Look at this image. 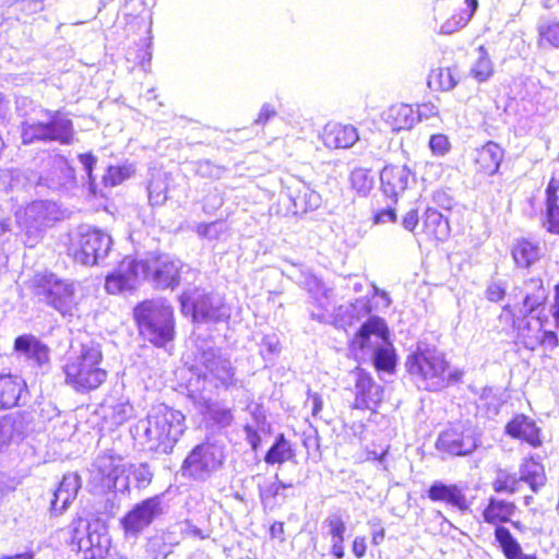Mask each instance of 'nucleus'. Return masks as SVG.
<instances>
[{"mask_svg": "<svg viewBox=\"0 0 559 559\" xmlns=\"http://www.w3.org/2000/svg\"><path fill=\"white\" fill-rule=\"evenodd\" d=\"M92 525L83 518L74 519L69 525V533L71 535V543L79 547V542L84 538Z\"/></svg>", "mask_w": 559, "mask_h": 559, "instance_id": "54", "label": "nucleus"}, {"mask_svg": "<svg viewBox=\"0 0 559 559\" xmlns=\"http://www.w3.org/2000/svg\"><path fill=\"white\" fill-rule=\"evenodd\" d=\"M495 538L499 543L502 552L508 559H513L521 555L522 548L519 542L512 536L510 531L504 526H497L495 530Z\"/></svg>", "mask_w": 559, "mask_h": 559, "instance_id": "44", "label": "nucleus"}, {"mask_svg": "<svg viewBox=\"0 0 559 559\" xmlns=\"http://www.w3.org/2000/svg\"><path fill=\"white\" fill-rule=\"evenodd\" d=\"M193 230L200 238L207 240H219L227 234L228 227L223 221H215L211 223H199Z\"/></svg>", "mask_w": 559, "mask_h": 559, "instance_id": "48", "label": "nucleus"}, {"mask_svg": "<svg viewBox=\"0 0 559 559\" xmlns=\"http://www.w3.org/2000/svg\"><path fill=\"white\" fill-rule=\"evenodd\" d=\"M383 118L393 131L399 132L412 129L419 120V114L409 105L395 104L384 112Z\"/></svg>", "mask_w": 559, "mask_h": 559, "instance_id": "28", "label": "nucleus"}, {"mask_svg": "<svg viewBox=\"0 0 559 559\" xmlns=\"http://www.w3.org/2000/svg\"><path fill=\"white\" fill-rule=\"evenodd\" d=\"M329 528L332 540L344 539L345 523L340 514H331L324 521Z\"/></svg>", "mask_w": 559, "mask_h": 559, "instance_id": "55", "label": "nucleus"}, {"mask_svg": "<svg viewBox=\"0 0 559 559\" xmlns=\"http://www.w3.org/2000/svg\"><path fill=\"white\" fill-rule=\"evenodd\" d=\"M33 294L62 316H72L75 302V286L51 272L37 273L31 280Z\"/></svg>", "mask_w": 559, "mask_h": 559, "instance_id": "7", "label": "nucleus"}, {"mask_svg": "<svg viewBox=\"0 0 559 559\" xmlns=\"http://www.w3.org/2000/svg\"><path fill=\"white\" fill-rule=\"evenodd\" d=\"M103 353L95 343L83 344L81 350L71 354L62 367L66 383L80 393L98 389L107 379L102 367Z\"/></svg>", "mask_w": 559, "mask_h": 559, "instance_id": "4", "label": "nucleus"}, {"mask_svg": "<svg viewBox=\"0 0 559 559\" xmlns=\"http://www.w3.org/2000/svg\"><path fill=\"white\" fill-rule=\"evenodd\" d=\"M369 358L372 359L378 370L391 372L395 368L396 356L390 342L386 343V346L378 348Z\"/></svg>", "mask_w": 559, "mask_h": 559, "instance_id": "46", "label": "nucleus"}, {"mask_svg": "<svg viewBox=\"0 0 559 559\" xmlns=\"http://www.w3.org/2000/svg\"><path fill=\"white\" fill-rule=\"evenodd\" d=\"M61 217L59 205L49 200H38L15 212L17 226L24 234L23 242L33 248L41 238L45 228Z\"/></svg>", "mask_w": 559, "mask_h": 559, "instance_id": "8", "label": "nucleus"}, {"mask_svg": "<svg viewBox=\"0 0 559 559\" xmlns=\"http://www.w3.org/2000/svg\"><path fill=\"white\" fill-rule=\"evenodd\" d=\"M251 423L245 426L246 439L251 445V450L258 452L263 438L267 437L269 425L265 414L260 405H255L251 411Z\"/></svg>", "mask_w": 559, "mask_h": 559, "instance_id": "30", "label": "nucleus"}, {"mask_svg": "<svg viewBox=\"0 0 559 559\" xmlns=\"http://www.w3.org/2000/svg\"><path fill=\"white\" fill-rule=\"evenodd\" d=\"M164 495H156L135 503L120 520L128 537H138L157 518L164 514Z\"/></svg>", "mask_w": 559, "mask_h": 559, "instance_id": "13", "label": "nucleus"}, {"mask_svg": "<svg viewBox=\"0 0 559 559\" xmlns=\"http://www.w3.org/2000/svg\"><path fill=\"white\" fill-rule=\"evenodd\" d=\"M48 142H58L62 145H69L74 140V129L72 121L60 111H46Z\"/></svg>", "mask_w": 559, "mask_h": 559, "instance_id": "24", "label": "nucleus"}, {"mask_svg": "<svg viewBox=\"0 0 559 559\" xmlns=\"http://www.w3.org/2000/svg\"><path fill=\"white\" fill-rule=\"evenodd\" d=\"M519 480L527 483L531 489L537 492L546 483L543 464L537 462L534 456L526 459L521 465Z\"/></svg>", "mask_w": 559, "mask_h": 559, "instance_id": "36", "label": "nucleus"}, {"mask_svg": "<svg viewBox=\"0 0 559 559\" xmlns=\"http://www.w3.org/2000/svg\"><path fill=\"white\" fill-rule=\"evenodd\" d=\"M411 178L412 173L406 166H385L380 174L383 193L395 200L406 190Z\"/></svg>", "mask_w": 559, "mask_h": 559, "instance_id": "22", "label": "nucleus"}, {"mask_svg": "<svg viewBox=\"0 0 559 559\" xmlns=\"http://www.w3.org/2000/svg\"><path fill=\"white\" fill-rule=\"evenodd\" d=\"M21 138L24 144H31L35 141L48 142L45 120L29 119L24 121L21 127Z\"/></svg>", "mask_w": 559, "mask_h": 559, "instance_id": "41", "label": "nucleus"}, {"mask_svg": "<svg viewBox=\"0 0 559 559\" xmlns=\"http://www.w3.org/2000/svg\"><path fill=\"white\" fill-rule=\"evenodd\" d=\"M519 479H516L514 476L508 475L504 478L499 477L493 483V489L497 492H509L514 493L518 490V484Z\"/></svg>", "mask_w": 559, "mask_h": 559, "instance_id": "59", "label": "nucleus"}, {"mask_svg": "<svg viewBox=\"0 0 559 559\" xmlns=\"http://www.w3.org/2000/svg\"><path fill=\"white\" fill-rule=\"evenodd\" d=\"M512 257L520 267H528L539 260L540 248L527 239H520L512 248Z\"/></svg>", "mask_w": 559, "mask_h": 559, "instance_id": "38", "label": "nucleus"}, {"mask_svg": "<svg viewBox=\"0 0 559 559\" xmlns=\"http://www.w3.org/2000/svg\"><path fill=\"white\" fill-rule=\"evenodd\" d=\"M389 331L384 320L369 318L350 341V350L361 358L370 357L378 348L386 346Z\"/></svg>", "mask_w": 559, "mask_h": 559, "instance_id": "14", "label": "nucleus"}, {"mask_svg": "<svg viewBox=\"0 0 559 559\" xmlns=\"http://www.w3.org/2000/svg\"><path fill=\"white\" fill-rule=\"evenodd\" d=\"M261 354L264 356L273 355L280 352V341L276 335H266L261 341Z\"/></svg>", "mask_w": 559, "mask_h": 559, "instance_id": "63", "label": "nucleus"}, {"mask_svg": "<svg viewBox=\"0 0 559 559\" xmlns=\"http://www.w3.org/2000/svg\"><path fill=\"white\" fill-rule=\"evenodd\" d=\"M193 368L205 380L216 381V386L229 388L235 384L230 360L222 355L221 349L206 343L197 345Z\"/></svg>", "mask_w": 559, "mask_h": 559, "instance_id": "9", "label": "nucleus"}, {"mask_svg": "<svg viewBox=\"0 0 559 559\" xmlns=\"http://www.w3.org/2000/svg\"><path fill=\"white\" fill-rule=\"evenodd\" d=\"M322 139L330 148H349L359 140V135L352 124L330 122L323 130Z\"/></svg>", "mask_w": 559, "mask_h": 559, "instance_id": "23", "label": "nucleus"}, {"mask_svg": "<svg viewBox=\"0 0 559 559\" xmlns=\"http://www.w3.org/2000/svg\"><path fill=\"white\" fill-rule=\"evenodd\" d=\"M14 349L20 357L38 367L49 362V349L33 335H21L14 342Z\"/></svg>", "mask_w": 559, "mask_h": 559, "instance_id": "26", "label": "nucleus"}, {"mask_svg": "<svg viewBox=\"0 0 559 559\" xmlns=\"http://www.w3.org/2000/svg\"><path fill=\"white\" fill-rule=\"evenodd\" d=\"M506 431L514 438L526 441L534 448L542 444L539 429L536 427L535 423L526 416L521 415L515 417L507 425Z\"/></svg>", "mask_w": 559, "mask_h": 559, "instance_id": "32", "label": "nucleus"}, {"mask_svg": "<svg viewBox=\"0 0 559 559\" xmlns=\"http://www.w3.org/2000/svg\"><path fill=\"white\" fill-rule=\"evenodd\" d=\"M436 447L439 451L448 452V454H471L469 450L463 449L462 436L455 430L440 433Z\"/></svg>", "mask_w": 559, "mask_h": 559, "instance_id": "42", "label": "nucleus"}, {"mask_svg": "<svg viewBox=\"0 0 559 559\" xmlns=\"http://www.w3.org/2000/svg\"><path fill=\"white\" fill-rule=\"evenodd\" d=\"M286 197L292 203L289 212L301 215L321 205V195L302 181H294L286 188Z\"/></svg>", "mask_w": 559, "mask_h": 559, "instance_id": "17", "label": "nucleus"}, {"mask_svg": "<svg viewBox=\"0 0 559 559\" xmlns=\"http://www.w3.org/2000/svg\"><path fill=\"white\" fill-rule=\"evenodd\" d=\"M286 488V485L282 481H275L261 489L260 496L264 504H271L277 502V498H282V490Z\"/></svg>", "mask_w": 559, "mask_h": 559, "instance_id": "57", "label": "nucleus"}, {"mask_svg": "<svg viewBox=\"0 0 559 559\" xmlns=\"http://www.w3.org/2000/svg\"><path fill=\"white\" fill-rule=\"evenodd\" d=\"M508 285L501 280L491 281L486 288V297L491 302H500L504 299Z\"/></svg>", "mask_w": 559, "mask_h": 559, "instance_id": "56", "label": "nucleus"}, {"mask_svg": "<svg viewBox=\"0 0 559 559\" xmlns=\"http://www.w3.org/2000/svg\"><path fill=\"white\" fill-rule=\"evenodd\" d=\"M429 147L433 155L443 156L450 151L451 144L447 135L433 134L430 138Z\"/></svg>", "mask_w": 559, "mask_h": 559, "instance_id": "58", "label": "nucleus"}, {"mask_svg": "<svg viewBox=\"0 0 559 559\" xmlns=\"http://www.w3.org/2000/svg\"><path fill=\"white\" fill-rule=\"evenodd\" d=\"M457 84L455 68H438L431 70L428 76V85L432 90L448 92Z\"/></svg>", "mask_w": 559, "mask_h": 559, "instance_id": "40", "label": "nucleus"}, {"mask_svg": "<svg viewBox=\"0 0 559 559\" xmlns=\"http://www.w3.org/2000/svg\"><path fill=\"white\" fill-rule=\"evenodd\" d=\"M428 497L432 501H442L460 511H467L469 502L457 485H445L441 481H435L429 490Z\"/></svg>", "mask_w": 559, "mask_h": 559, "instance_id": "27", "label": "nucleus"}, {"mask_svg": "<svg viewBox=\"0 0 559 559\" xmlns=\"http://www.w3.org/2000/svg\"><path fill=\"white\" fill-rule=\"evenodd\" d=\"M134 431L136 438L147 440V451L167 454L185 431V417L179 411L159 404L136 424Z\"/></svg>", "mask_w": 559, "mask_h": 559, "instance_id": "3", "label": "nucleus"}, {"mask_svg": "<svg viewBox=\"0 0 559 559\" xmlns=\"http://www.w3.org/2000/svg\"><path fill=\"white\" fill-rule=\"evenodd\" d=\"M126 472L129 473L127 478L131 475L139 488H145L152 481L153 473L147 464L130 465Z\"/></svg>", "mask_w": 559, "mask_h": 559, "instance_id": "52", "label": "nucleus"}, {"mask_svg": "<svg viewBox=\"0 0 559 559\" xmlns=\"http://www.w3.org/2000/svg\"><path fill=\"white\" fill-rule=\"evenodd\" d=\"M221 462L215 456H186L181 465V475L193 479L203 480Z\"/></svg>", "mask_w": 559, "mask_h": 559, "instance_id": "34", "label": "nucleus"}, {"mask_svg": "<svg viewBox=\"0 0 559 559\" xmlns=\"http://www.w3.org/2000/svg\"><path fill=\"white\" fill-rule=\"evenodd\" d=\"M90 473L93 481L103 488H115L118 479L126 473L122 456H96Z\"/></svg>", "mask_w": 559, "mask_h": 559, "instance_id": "16", "label": "nucleus"}, {"mask_svg": "<svg viewBox=\"0 0 559 559\" xmlns=\"http://www.w3.org/2000/svg\"><path fill=\"white\" fill-rule=\"evenodd\" d=\"M502 159V147L493 142H488L477 152V171L492 176L499 170Z\"/></svg>", "mask_w": 559, "mask_h": 559, "instance_id": "33", "label": "nucleus"}, {"mask_svg": "<svg viewBox=\"0 0 559 559\" xmlns=\"http://www.w3.org/2000/svg\"><path fill=\"white\" fill-rule=\"evenodd\" d=\"M298 273L294 275L296 282L306 288L312 298L311 318L318 322L328 323L332 320V312L335 309L333 290L326 287L309 270L299 269Z\"/></svg>", "mask_w": 559, "mask_h": 559, "instance_id": "12", "label": "nucleus"}, {"mask_svg": "<svg viewBox=\"0 0 559 559\" xmlns=\"http://www.w3.org/2000/svg\"><path fill=\"white\" fill-rule=\"evenodd\" d=\"M207 415L210 419L222 427L229 426L234 420L231 409L219 405L209 407Z\"/></svg>", "mask_w": 559, "mask_h": 559, "instance_id": "53", "label": "nucleus"}, {"mask_svg": "<svg viewBox=\"0 0 559 559\" xmlns=\"http://www.w3.org/2000/svg\"><path fill=\"white\" fill-rule=\"evenodd\" d=\"M510 297L522 298L521 301L507 304L502 308V314L512 319V326L516 332L515 343L528 350H535L539 345L542 321L538 318H530L538 308L544 307L548 292L540 277L525 280L521 286L513 287Z\"/></svg>", "mask_w": 559, "mask_h": 559, "instance_id": "2", "label": "nucleus"}, {"mask_svg": "<svg viewBox=\"0 0 559 559\" xmlns=\"http://www.w3.org/2000/svg\"><path fill=\"white\" fill-rule=\"evenodd\" d=\"M79 160L87 175L90 185L92 186L94 182L93 169L97 162V158L92 153H84L79 155Z\"/></svg>", "mask_w": 559, "mask_h": 559, "instance_id": "62", "label": "nucleus"}, {"mask_svg": "<svg viewBox=\"0 0 559 559\" xmlns=\"http://www.w3.org/2000/svg\"><path fill=\"white\" fill-rule=\"evenodd\" d=\"M133 171H134V169L131 165H129V166H110L107 169V173L103 179H104V182L106 186L115 187V186L120 185L123 180L130 178L131 175L133 174Z\"/></svg>", "mask_w": 559, "mask_h": 559, "instance_id": "51", "label": "nucleus"}, {"mask_svg": "<svg viewBox=\"0 0 559 559\" xmlns=\"http://www.w3.org/2000/svg\"><path fill=\"white\" fill-rule=\"evenodd\" d=\"M180 533L185 536L197 538V539H205L209 537V534L204 533L198 526H195L191 521L186 520L179 524Z\"/></svg>", "mask_w": 559, "mask_h": 559, "instance_id": "60", "label": "nucleus"}, {"mask_svg": "<svg viewBox=\"0 0 559 559\" xmlns=\"http://www.w3.org/2000/svg\"><path fill=\"white\" fill-rule=\"evenodd\" d=\"M546 215L544 226L559 235V180L551 178L546 188Z\"/></svg>", "mask_w": 559, "mask_h": 559, "instance_id": "31", "label": "nucleus"}, {"mask_svg": "<svg viewBox=\"0 0 559 559\" xmlns=\"http://www.w3.org/2000/svg\"><path fill=\"white\" fill-rule=\"evenodd\" d=\"M148 201L152 205H162L167 200V182L164 174H156L147 186Z\"/></svg>", "mask_w": 559, "mask_h": 559, "instance_id": "45", "label": "nucleus"}, {"mask_svg": "<svg viewBox=\"0 0 559 559\" xmlns=\"http://www.w3.org/2000/svg\"><path fill=\"white\" fill-rule=\"evenodd\" d=\"M181 269L179 260L166 254L145 260L126 258L106 276L105 288L109 294H122L135 289L144 280L157 288H174L179 285Z\"/></svg>", "mask_w": 559, "mask_h": 559, "instance_id": "1", "label": "nucleus"}, {"mask_svg": "<svg viewBox=\"0 0 559 559\" xmlns=\"http://www.w3.org/2000/svg\"><path fill=\"white\" fill-rule=\"evenodd\" d=\"M27 395V385L23 378L16 374H0V411L20 405Z\"/></svg>", "mask_w": 559, "mask_h": 559, "instance_id": "20", "label": "nucleus"}, {"mask_svg": "<svg viewBox=\"0 0 559 559\" xmlns=\"http://www.w3.org/2000/svg\"><path fill=\"white\" fill-rule=\"evenodd\" d=\"M368 525H369V527L371 530V535H372L371 542H372V544L376 545V546L380 545L383 542L384 536H385V531H384V527L381 524L380 519L373 518V519L369 520L368 521Z\"/></svg>", "mask_w": 559, "mask_h": 559, "instance_id": "61", "label": "nucleus"}, {"mask_svg": "<svg viewBox=\"0 0 559 559\" xmlns=\"http://www.w3.org/2000/svg\"><path fill=\"white\" fill-rule=\"evenodd\" d=\"M99 524H95V528L92 527L87 532L86 536L79 542V550L84 552L85 559H98L102 558L108 550L109 538L106 532L98 531ZM105 531L104 527H102Z\"/></svg>", "mask_w": 559, "mask_h": 559, "instance_id": "29", "label": "nucleus"}, {"mask_svg": "<svg viewBox=\"0 0 559 559\" xmlns=\"http://www.w3.org/2000/svg\"><path fill=\"white\" fill-rule=\"evenodd\" d=\"M111 248L112 238L109 234L98 228L82 227L70 251L78 263L97 265L105 261Z\"/></svg>", "mask_w": 559, "mask_h": 559, "instance_id": "10", "label": "nucleus"}, {"mask_svg": "<svg viewBox=\"0 0 559 559\" xmlns=\"http://www.w3.org/2000/svg\"><path fill=\"white\" fill-rule=\"evenodd\" d=\"M81 488L80 476L70 473L63 476L59 487L55 490L50 501V511L55 514H61L74 501Z\"/></svg>", "mask_w": 559, "mask_h": 559, "instance_id": "21", "label": "nucleus"}, {"mask_svg": "<svg viewBox=\"0 0 559 559\" xmlns=\"http://www.w3.org/2000/svg\"><path fill=\"white\" fill-rule=\"evenodd\" d=\"M539 44L555 48L559 47V21L544 20L538 25Z\"/></svg>", "mask_w": 559, "mask_h": 559, "instance_id": "47", "label": "nucleus"}, {"mask_svg": "<svg viewBox=\"0 0 559 559\" xmlns=\"http://www.w3.org/2000/svg\"><path fill=\"white\" fill-rule=\"evenodd\" d=\"M479 56L471 69V75L479 83L487 81L493 72L491 60L484 47L478 49Z\"/></svg>", "mask_w": 559, "mask_h": 559, "instance_id": "49", "label": "nucleus"}, {"mask_svg": "<svg viewBox=\"0 0 559 559\" xmlns=\"http://www.w3.org/2000/svg\"><path fill=\"white\" fill-rule=\"evenodd\" d=\"M75 183L74 169L67 158L61 155L49 157L47 168L40 175L38 186L52 191H62L72 188Z\"/></svg>", "mask_w": 559, "mask_h": 559, "instance_id": "15", "label": "nucleus"}, {"mask_svg": "<svg viewBox=\"0 0 559 559\" xmlns=\"http://www.w3.org/2000/svg\"><path fill=\"white\" fill-rule=\"evenodd\" d=\"M515 510L516 507L513 502L490 498L483 512L484 521L489 524L509 522L510 516L514 514Z\"/></svg>", "mask_w": 559, "mask_h": 559, "instance_id": "37", "label": "nucleus"}, {"mask_svg": "<svg viewBox=\"0 0 559 559\" xmlns=\"http://www.w3.org/2000/svg\"><path fill=\"white\" fill-rule=\"evenodd\" d=\"M185 314H191L195 322H222L230 317L229 308L217 295H207L199 290L183 293L180 297Z\"/></svg>", "mask_w": 559, "mask_h": 559, "instance_id": "11", "label": "nucleus"}, {"mask_svg": "<svg viewBox=\"0 0 559 559\" xmlns=\"http://www.w3.org/2000/svg\"><path fill=\"white\" fill-rule=\"evenodd\" d=\"M406 367L416 379L417 385L428 391H438L447 386L452 379L443 353L435 348H418L407 358Z\"/></svg>", "mask_w": 559, "mask_h": 559, "instance_id": "6", "label": "nucleus"}, {"mask_svg": "<svg viewBox=\"0 0 559 559\" xmlns=\"http://www.w3.org/2000/svg\"><path fill=\"white\" fill-rule=\"evenodd\" d=\"M306 407L310 408L311 414L314 418L321 417V411L323 407V401L318 393H310L306 401Z\"/></svg>", "mask_w": 559, "mask_h": 559, "instance_id": "64", "label": "nucleus"}, {"mask_svg": "<svg viewBox=\"0 0 559 559\" xmlns=\"http://www.w3.org/2000/svg\"><path fill=\"white\" fill-rule=\"evenodd\" d=\"M140 334L156 346H164L175 333L174 310L165 299H151L134 308Z\"/></svg>", "mask_w": 559, "mask_h": 559, "instance_id": "5", "label": "nucleus"}, {"mask_svg": "<svg viewBox=\"0 0 559 559\" xmlns=\"http://www.w3.org/2000/svg\"><path fill=\"white\" fill-rule=\"evenodd\" d=\"M370 311L371 308L366 299H356L354 302L335 308L332 312V320L328 323L337 329L347 330V328L369 316Z\"/></svg>", "mask_w": 559, "mask_h": 559, "instance_id": "19", "label": "nucleus"}, {"mask_svg": "<svg viewBox=\"0 0 559 559\" xmlns=\"http://www.w3.org/2000/svg\"><path fill=\"white\" fill-rule=\"evenodd\" d=\"M503 400L492 388H484L479 395L478 407L486 408L487 416H496L499 413Z\"/></svg>", "mask_w": 559, "mask_h": 559, "instance_id": "50", "label": "nucleus"}, {"mask_svg": "<svg viewBox=\"0 0 559 559\" xmlns=\"http://www.w3.org/2000/svg\"><path fill=\"white\" fill-rule=\"evenodd\" d=\"M352 188L361 197L370 193L374 186V177L371 175L370 169L357 167L352 170L349 175Z\"/></svg>", "mask_w": 559, "mask_h": 559, "instance_id": "43", "label": "nucleus"}, {"mask_svg": "<svg viewBox=\"0 0 559 559\" xmlns=\"http://www.w3.org/2000/svg\"><path fill=\"white\" fill-rule=\"evenodd\" d=\"M355 389V408L373 409L383 399V388L377 384L372 378L364 371H358Z\"/></svg>", "mask_w": 559, "mask_h": 559, "instance_id": "18", "label": "nucleus"}, {"mask_svg": "<svg viewBox=\"0 0 559 559\" xmlns=\"http://www.w3.org/2000/svg\"><path fill=\"white\" fill-rule=\"evenodd\" d=\"M425 233L436 239L444 240L449 235V223L443 215L436 210H427L424 219Z\"/></svg>", "mask_w": 559, "mask_h": 559, "instance_id": "39", "label": "nucleus"}, {"mask_svg": "<svg viewBox=\"0 0 559 559\" xmlns=\"http://www.w3.org/2000/svg\"><path fill=\"white\" fill-rule=\"evenodd\" d=\"M463 4L464 8H460L459 12L454 13L440 25V34L451 35L467 25L478 8V1L464 0Z\"/></svg>", "mask_w": 559, "mask_h": 559, "instance_id": "35", "label": "nucleus"}, {"mask_svg": "<svg viewBox=\"0 0 559 559\" xmlns=\"http://www.w3.org/2000/svg\"><path fill=\"white\" fill-rule=\"evenodd\" d=\"M99 414L111 426H121L134 415V408L128 397L110 396L99 407Z\"/></svg>", "mask_w": 559, "mask_h": 559, "instance_id": "25", "label": "nucleus"}]
</instances>
